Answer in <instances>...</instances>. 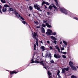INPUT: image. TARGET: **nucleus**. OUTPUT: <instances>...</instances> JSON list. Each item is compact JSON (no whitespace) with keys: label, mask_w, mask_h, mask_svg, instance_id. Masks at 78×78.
<instances>
[{"label":"nucleus","mask_w":78,"mask_h":78,"mask_svg":"<svg viewBox=\"0 0 78 78\" xmlns=\"http://www.w3.org/2000/svg\"><path fill=\"white\" fill-rule=\"evenodd\" d=\"M63 54L64 55H66V54H67V52H63Z\"/></svg>","instance_id":"obj_38"},{"label":"nucleus","mask_w":78,"mask_h":78,"mask_svg":"<svg viewBox=\"0 0 78 78\" xmlns=\"http://www.w3.org/2000/svg\"><path fill=\"white\" fill-rule=\"evenodd\" d=\"M60 44H62V41H61L60 42Z\"/></svg>","instance_id":"obj_51"},{"label":"nucleus","mask_w":78,"mask_h":78,"mask_svg":"<svg viewBox=\"0 0 78 78\" xmlns=\"http://www.w3.org/2000/svg\"><path fill=\"white\" fill-rule=\"evenodd\" d=\"M60 49L62 51V50H64V48L63 47H60Z\"/></svg>","instance_id":"obj_28"},{"label":"nucleus","mask_w":78,"mask_h":78,"mask_svg":"<svg viewBox=\"0 0 78 78\" xmlns=\"http://www.w3.org/2000/svg\"><path fill=\"white\" fill-rule=\"evenodd\" d=\"M77 69H78V66H77Z\"/></svg>","instance_id":"obj_59"},{"label":"nucleus","mask_w":78,"mask_h":78,"mask_svg":"<svg viewBox=\"0 0 78 78\" xmlns=\"http://www.w3.org/2000/svg\"><path fill=\"white\" fill-rule=\"evenodd\" d=\"M43 67H44V69H46V70H47V68L45 66H44Z\"/></svg>","instance_id":"obj_46"},{"label":"nucleus","mask_w":78,"mask_h":78,"mask_svg":"<svg viewBox=\"0 0 78 78\" xmlns=\"http://www.w3.org/2000/svg\"><path fill=\"white\" fill-rule=\"evenodd\" d=\"M29 10L30 11H33V7L32 6H30L29 7Z\"/></svg>","instance_id":"obj_19"},{"label":"nucleus","mask_w":78,"mask_h":78,"mask_svg":"<svg viewBox=\"0 0 78 78\" xmlns=\"http://www.w3.org/2000/svg\"><path fill=\"white\" fill-rule=\"evenodd\" d=\"M50 48V49H51V50H52V49H53V48H52V47L51 46H50V47H49Z\"/></svg>","instance_id":"obj_43"},{"label":"nucleus","mask_w":78,"mask_h":78,"mask_svg":"<svg viewBox=\"0 0 78 78\" xmlns=\"http://www.w3.org/2000/svg\"><path fill=\"white\" fill-rule=\"evenodd\" d=\"M40 43H41V44H43V42H42V41H41L40 42Z\"/></svg>","instance_id":"obj_47"},{"label":"nucleus","mask_w":78,"mask_h":78,"mask_svg":"<svg viewBox=\"0 0 78 78\" xmlns=\"http://www.w3.org/2000/svg\"><path fill=\"white\" fill-rule=\"evenodd\" d=\"M55 48L58 50V52L59 53H61V51H60V49H59V46H58V45H56V46H55Z\"/></svg>","instance_id":"obj_12"},{"label":"nucleus","mask_w":78,"mask_h":78,"mask_svg":"<svg viewBox=\"0 0 78 78\" xmlns=\"http://www.w3.org/2000/svg\"><path fill=\"white\" fill-rule=\"evenodd\" d=\"M34 6L35 8V9H37V10H39V9H40V7H39V6L37 5H34Z\"/></svg>","instance_id":"obj_10"},{"label":"nucleus","mask_w":78,"mask_h":78,"mask_svg":"<svg viewBox=\"0 0 78 78\" xmlns=\"http://www.w3.org/2000/svg\"><path fill=\"white\" fill-rule=\"evenodd\" d=\"M32 37L34 39H35L36 42V44L37 46H39V44H38V40H37V38L36 37H37V34L35 32H34V33H32Z\"/></svg>","instance_id":"obj_2"},{"label":"nucleus","mask_w":78,"mask_h":78,"mask_svg":"<svg viewBox=\"0 0 78 78\" xmlns=\"http://www.w3.org/2000/svg\"><path fill=\"white\" fill-rule=\"evenodd\" d=\"M45 47L44 46H42L41 47V49L43 51H44L45 50Z\"/></svg>","instance_id":"obj_15"},{"label":"nucleus","mask_w":78,"mask_h":78,"mask_svg":"<svg viewBox=\"0 0 78 78\" xmlns=\"http://www.w3.org/2000/svg\"><path fill=\"white\" fill-rule=\"evenodd\" d=\"M2 6L1 5H0V12L1 14H3V13L2 12V10H1V9H2Z\"/></svg>","instance_id":"obj_25"},{"label":"nucleus","mask_w":78,"mask_h":78,"mask_svg":"<svg viewBox=\"0 0 78 78\" xmlns=\"http://www.w3.org/2000/svg\"><path fill=\"white\" fill-rule=\"evenodd\" d=\"M53 8H55V9H57V8L56 7V6H55V5H53Z\"/></svg>","instance_id":"obj_33"},{"label":"nucleus","mask_w":78,"mask_h":78,"mask_svg":"<svg viewBox=\"0 0 78 78\" xmlns=\"http://www.w3.org/2000/svg\"><path fill=\"white\" fill-rule=\"evenodd\" d=\"M62 57H63V58H66V56L65 55H62Z\"/></svg>","instance_id":"obj_35"},{"label":"nucleus","mask_w":78,"mask_h":78,"mask_svg":"<svg viewBox=\"0 0 78 78\" xmlns=\"http://www.w3.org/2000/svg\"><path fill=\"white\" fill-rule=\"evenodd\" d=\"M41 31L43 33H45V29H44V28L43 27L42 28Z\"/></svg>","instance_id":"obj_22"},{"label":"nucleus","mask_w":78,"mask_h":78,"mask_svg":"<svg viewBox=\"0 0 78 78\" xmlns=\"http://www.w3.org/2000/svg\"><path fill=\"white\" fill-rule=\"evenodd\" d=\"M51 38L52 39V40H56V38H55V37H53V36H51Z\"/></svg>","instance_id":"obj_20"},{"label":"nucleus","mask_w":78,"mask_h":78,"mask_svg":"<svg viewBox=\"0 0 78 78\" xmlns=\"http://www.w3.org/2000/svg\"><path fill=\"white\" fill-rule=\"evenodd\" d=\"M44 8H45V9H47V6H45V5H44Z\"/></svg>","instance_id":"obj_44"},{"label":"nucleus","mask_w":78,"mask_h":78,"mask_svg":"<svg viewBox=\"0 0 78 78\" xmlns=\"http://www.w3.org/2000/svg\"><path fill=\"white\" fill-rule=\"evenodd\" d=\"M7 7H8V8L9 7V5H4V8L2 9V11L3 12H5L6 11V10L7 9Z\"/></svg>","instance_id":"obj_6"},{"label":"nucleus","mask_w":78,"mask_h":78,"mask_svg":"<svg viewBox=\"0 0 78 78\" xmlns=\"http://www.w3.org/2000/svg\"><path fill=\"white\" fill-rule=\"evenodd\" d=\"M46 25L47 27H48V28H51V26L50 25H49L48 23H46Z\"/></svg>","instance_id":"obj_17"},{"label":"nucleus","mask_w":78,"mask_h":78,"mask_svg":"<svg viewBox=\"0 0 78 78\" xmlns=\"http://www.w3.org/2000/svg\"><path fill=\"white\" fill-rule=\"evenodd\" d=\"M31 61L32 62H30L31 63H34V62H35V63H40V64L41 65H42L43 66H44V62H43V61H41V62H40L39 61L35 60L34 62V59L32 58L31 60Z\"/></svg>","instance_id":"obj_4"},{"label":"nucleus","mask_w":78,"mask_h":78,"mask_svg":"<svg viewBox=\"0 0 78 78\" xmlns=\"http://www.w3.org/2000/svg\"><path fill=\"white\" fill-rule=\"evenodd\" d=\"M42 56H43V57H44V53H42Z\"/></svg>","instance_id":"obj_49"},{"label":"nucleus","mask_w":78,"mask_h":78,"mask_svg":"<svg viewBox=\"0 0 78 78\" xmlns=\"http://www.w3.org/2000/svg\"><path fill=\"white\" fill-rule=\"evenodd\" d=\"M34 50H36V44H34Z\"/></svg>","instance_id":"obj_29"},{"label":"nucleus","mask_w":78,"mask_h":78,"mask_svg":"<svg viewBox=\"0 0 78 78\" xmlns=\"http://www.w3.org/2000/svg\"><path fill=\"white\" fill-rule=\"evenodd\" d=\"M71 69L73 70H76V68L74 66H72L71 67Z\"/></svg>","instance_id":"obj_18"},{"label":"nucleus","mask_w":78,"mask_h":78,"mask_svg":"<svg viewBox=\"0 0 78 78\" xmlns=\"http://www.w3.org/2000/svg\"><path fill=\"white\" fill-rule=\"evenodd\" d=\"M42 26L43 27H46V26L44 24H43L42 25Z\"/></svg>","instance_id":"obj_34"},{"label":"nucleus","mask_w":78,"mask_h":78,"mask_svg":"<svg viewBox=\"0 0 78 78\" xmlns=\"http://www.w3.org/2000/svg\"><path fill=\"white\" fill-rule=\"evenodd\" d=\"M60 11L62 13H64L65 14L68 15H70L71 14V12L69 11L66 10V9H60Z\"/></svg>","instance_id":"obj_3"},{"label":"nucleus","mask_w":78,"mask_h":78,"mask_svg":"<svg viewBox=\"0 0 78 78\" xmlns=\"http://www.w3.org/2000/svg\"><path fill=\"white\" fill-rule=\"evenodd\" d=\"M29 16H30V14H29Z\"/></svg>","instance_id":"obj_56"},{"label":"nucleus","mask_w":78,"mask_h":78,"mask_svg":"<svg viewBox=\"0 0 78 78\" xmlns=\"http://www.w3.org/2000/svg\"><path fill=\"white\" fill-rule=\"evenodd\" d=\"M51 76H49V78H51Z\"/></svg>","instance_id":"obj_52"},{"label":"nucleus","mask_w":78,"mask_h":78,"mask_svg":"<svg viewBox=\"0 0 78 78\" xmlns=\"http://www.w3.org/2000/svg\"><path fill=\"white\" fill-rule=\"evenodd\" d=\"M47 14L48 15H50V12H47Z\"/></svg>","instance_id":"obj_48"},{"label":"nucleus","mask_w":78,"mask_h":78,"mask_svg":"<svg viewBox=\"0 0 78 78\" xmlns=\"http://www.w3.org/2000/svg\"><path fill=\"white\" fill-rule=\"evenodd\" d=\"M71 78H76V76L74 75H72L71 76Z\"/></svg>","instance_id":"obj_26"},{"label":"nucleus","mask_w":78,"mask_h":78,"mask_svg":"<svg viewBox=\"0 0 78 78\" xmlns=\"http://www.w3.org/2000/svg\"><path fill=\"white\" fill-rule=\"evenodd\" d=\"M32 59H34V57H33Z\"/></svg>","instance_id":"obj_54"},{"label":"nucleus","mask_w":78,"mask_h":78,"mask_svg":"<svg viewBox=\"0 0 78 78\" xmlns=\"http://www.w3.org/2000/svg\"><path fill=\"white\" fill-rule=\"evenodd\" d=\"M54 11H55V9L54 10Z\"/></svg>","instance_id":"obj_60"},{"label":"nucleus","mask_w":78,"mask_h":78,"mask_svg":"<svg viewBox=\"0 0 78 78\" xmlns=\"http://www.w3.org/2000/svg\"><path fill=\"white\" fill-rule=\"evenodd\" d=\"M52 7H53V6H52L51 5H50L49 7V8L50 9H52Z\"/></svg>","instance_id":"obj_30"},{"label":"nucleus","mask_w":78,"mask_h":78,"mask_svg":"<svg viewBox=\"0 0 78 78\" xmlns=\"http://www.w3.org/2000/svg\"><path fill=\"white\" fill-rule=\"evenodd\" d=\"M47 43H48V44H50V41H47Z\"/></svg>","instance_id":"obj_41"},{"label":"nucleus","mask_w":78,"mask_h":78,"mask_svg":"<svg viewBox=\"0 0 78 78\" xmlns=\"http://www.w3.org/2000/svg\"><path fill=\"white\" fill-rule=\"evenodd\" d=\"M63 42L64 44L65 45H67V43L66 41H63Z\"/></svg>","instance_id":"obj_21"},{"label":"nucleus","mask_w":78,"mask_h":78,"mask_svg":"<svg viewBox=\"0 0 78 78\" xmlns=\"http://www.w3.org/2000/svg\"><path fill=\"white\" fill-rule=\"evenodd\" d=\"M34 23H37V24L38 23V21H34Z\"/></svg>","instance_id":"obj_42"},{"label":"nucleus","mask_w":78,"mask_h":78,"mask_svg":"<svg viewBox=\"0 0 78 78\" xmlns=\"http://www.w3.org/2000/svg\"><path fill=\"white\" fill-rule=\"evenodd\" d=\"M73 19H76V20H78V19L76 17H75L73 18Z\"/></svg>","instance_id":"obj_37"},{"label":"nucleus","mask_w":78,"mask_h":78,"mask_svg":"<svg viewBox=\"0 0 78 78\" xmlns=\"http://www.w3.org/2000/svg\"><path fill=\"white\" fill-rule=\"evenodd\" d=\"M43 36H45V35H43Z\"/></svg>","instance_id":"obj_58"},{"label":"nucleus","mask_w":78,"mask_h":78,"mask_svg":"<svg viewBox=\"0 0 78 78\" xmlns=\"http://www.w3.org/2000/svg\"><path fill=\"white\" fill-rule=\"evenodd\" d=\"M48 74L49 76H50V75H51V73H50V72L48 71Z\"/></svg>","instance_id":"obj_27"},{"label":"nucleus","mask_w":78,"mask_h":78,"mask_svg":"<svg viewBox=\"0 0 78 78\" xmlns=\"http://www.w3.org/2000/svg\"><path fill=\"white\" fill-rule=\"evenodd\" d=\"M52 42L54 43V44H56V42H57V41H56L54 40V41H52Z\"/></svg>","instance_id":"obj_31"},{"label":"nucleus","mask_w":78,"mask_h":78,"mask_svg":"<svg viewBox=\"0 0 78 78\" xmlns=\"http://www.w3.org/2000/svg\"><path fill=\"white\" fill-rule=\"evenodd\" d=\"M17 73V72H16L15 71H10V75H12V74H14V73Z\"/></svg>","instance_id":"obj_16"},{"label":"nucleus","mask_w":78,"mask_h":78,"mask_svg":"<svg viewBox=\"0 0 78 78\" xmlns=\"http://www.w3.org/2000/svg\"><path fill=\"white\" fill-rule=\"evenodd\" d=\"M60 73V71H59V70H58V72L57 75L59 74Z\"/></svg>","instance_id":"obj_39"},{"label":"nucleus","mask_w":78,"mask_h":78,"mask_svg":"<svg viewBox=\"0 0 78 78\" xmlns=\"http://www.w3.org/2000/svg\"><path fill=\"white\" fill-rule=\"evenodd\" d=\"M61 53H63V52H62V51H61Z\"/></svg>","instance_id":"obj_53"},{"label":"nucleus","mask_w":78,"mask_h":78,"mask_svg":"<svg viewBox=\"0 0 78 78\" xmlns=\"http://www.w3.org/2000/svg\"><path fill=\"white\" fill-rule=\"evenodd\" d=\"M44 4H46L47 5H50V4L47 2L43 1L42 2V4H41L42 6H43V5H44Z\"/></svg>","instance_id":"obj_11"},{"label":"nucleus","mask_w":78,"mask_h":78,"mask_svg":"<svg viewBox=\"0 0 78 78\" xmlns=\"http://www.w3.org/2000/svg\"><path fill=\"white\" fill-rule=\"evenodd\" d=\"M36 28H40V27H39V26H37L36 27Z\"/></svg>","instance_id":"obj_45"},{"label":"nucleus","mask_w":78,"mask_h":78,"mask_svg":"<svg viewBox=\"0 0 78 78\" xmlns=\"http://www.w3.org/2000/svg\"><path fill=\"white\" fill-rule=\"evenodd\" d=\"M57 75L58 76V78H61V76H60V75L59 74H57Z\"/></svg>","instance_id":"obj_40"},{"label":"nucleus","mask_w":78,"mask_h":78,"mask_svg":"<svg viewBox=\"0 0 78 78\" xmlns=\"http://www.w3.org/2000/svg\"><path fill=\"white\" fill-rule=\"evenodd\" d=\"M56 32H54L52 33L53 35H56Z\"/></svg>","instance_id":"obj_36"},{"label":"nucleus","mask_w":78,"mask_h":78,"mask_svg":"<svg viewBox=\"0 0 78 78\" xmlns=\"http://www.w3.org/2000/svg\"><path fill=\"white\" fill-rule=\"evenodd\" d=\"M40 11H42V10H40Z\"/></svg>","instance_id":"obj_55"},{"label":"nucleus","mask_w":78,"mask_h":78,"mask_svg":"<svg viewBox=\"0 0 78 78\" xmlns=\"http://www.w3.org/2000/svg\"><path fill=\"white\" fill-rule=\"evenodd\" d=\"M48 32H46V34L48 36H51L52 33V30L50 29L47 30Z\"/></svg>","instance_id":"obj_5"},{"label":"nucleus","mask_w":78,"mask_h":78,"mask_svg":"<svg viewBox=\"0 0 78 78\" xmlns=\"http://www.w3.org/2000/svg\"><path fill=\"white\" fill-rule=\"evenodd\" d=\"M17 73H18V72H16Z\"/></svg>","instance_id":"obj_61"},{"label":"nucleus","mask_w":78,"mask_h":78,"mask_svg":"<svg viewBox=\"0 0 78 78\" xmlns=\"http://www.w3.org/2000/svg\"><path fill=\"white\" fill-rule=\"evenodd\" d=\"M69 67H68L67 68H65L62 69V73H65V72H66V71H69Z\"/></svg>","instance_id":"obj_7"},{"label":"nucleus","mask_w":78,"mask_h":78,"mask_svg":"<svg viewBox=\"0 0 78 78\" xmlns=\"http://www.w3.org/2000/svg\"><path fill=\"white\" fill-rule=\"evenodd\" d=\"M9 11H14V12H15V15H16V16L17 17H18V18H20V19H21L22 20H25V19H24L23 17L20 16V15L17 12H16V10H14L12 8H9Z\"/></svg>","instance_id":"obj_1"},{"label":"nucleus","mask_w":78,"mask_h":78,"mask_svg":"<svg viewBox=\"0 0 78 78\" xmlns=\"http://www.w3.org/2000/svg\"><path fill=\"white\" fill-rule=\"evenodd\" d=\"M26 0V1H29V0Z\"/></svg>","instance_id":"obj_57"},{"label":"nucleus","mask_w":78,"mask_h":78,"mask_svg":"<svg viewBox=\"0 0 78 78\" xmlns=\"http://www.w3.org/2000/svg\"><path fill=\"white\" fill-rule=\"evenodd\" d=\"M69 65L70 67H72L73 66V62L70 61L69 63Z\"/></svg>","instance_id":"obj_13"},{"label":"nucleus","mask_w":78,"mask_h":78,"mask_svg":"<svg viewBox=\"0 0 78 78\" xmlns=\"http://www.w3.org/2000/svg\"><path fill=\"white\" fill-rule=\"evenodd\" d=\"M64 47L66 48V46L64 45H63V48Z\"/></svg>","instance_id":"obj_50"},{"label":"nucleus","mask_w":78,"mask_h":78,"mask_svg":"<svg viewBox=\"0 0 78 78\" xmlns=\"http://www.w3.org/2000/svg\"><path fill=\"white\" fill-rule=\"evenodd\" d=\"M50 62L51 63H55V62L53 60H52L50 61Z\"/></svg>","instance_id":"obj_32"},{"label":"nucleus","mask_w":78,"mask_h":78,"mask_svg":"<svg viewBox=\"0 0 78 78\" xmlns=\"http://www.w3.org/2000/svg\"><path fill=\"white\" fill-rule=\"evenodd\" d=\"M54 57L57 59L58 58H60L61 56L58 54H55L54 55Z\"/></svg>","instance_id":"obj_9"},{"label":"nucleus","mask_w":78,"mask_h":78,"mask_svg":"<svg viewBox=\"0 0 78 78\" xmlns=\"http://www.w3.org/2000/svg\"><path fill=\"white\" fill-rule=\"evenodd\" d=\"M54 1L56 3V6H59V5H58V1L56 0H55Z\"/></svg>","instance_id":"obj_24"},{"label":"nucleus","mask_w":78,"mask_h":78,"mask_svg":"<svg viewBox=\"0 0 78 78\" xmlns=\"http://www.w3.org/2000/svg\"><path fill=\"white\" fill-rule=\"evenodd\" d=\"M1 1L3 3H6V1L5 0H1Z\"/></svg>","instance_id":"obj_23"},{"label":"nucleus","mask_w":78,"mask_h":78,"mask_svg":"<svg viewBox=\"0 0 78 78\" xmlns=\"http://www.w3.org/2000/svg\"><path fill=\"white\" fill-rule=\"evenodd\" d=\"M49 57L50 58V59L51 58V54L50 52L47 53L46 54V56L45 57Z\"/></svg>","instance_id":"obj_8"},{"label":"nucleus","mask_w":78,"mask_h":78,"mask_svg":"<svg viewBox=\"0 0 78 78\" xmlns=\"http://www.w3.org/2000/svg\"><path fill=\"white\" fill-rule=\"evenodd\" d=\"M22 23H23V24H24V25H25V24L26 25H28V26H29V27L30 28H31V27H30V26H29V25H28V24H27V22H25V21H22Z\"/></svg>","instance_id":"obj_14"}]
</instances>
